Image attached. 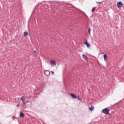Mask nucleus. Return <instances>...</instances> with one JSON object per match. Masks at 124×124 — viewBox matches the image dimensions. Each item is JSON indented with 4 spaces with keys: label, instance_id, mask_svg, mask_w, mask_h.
<instances>
[{
    "label": "nucleus",
    "instance_id": "obj_1",
    "mask_svg": "<svg viewBox=\"0 0 124 124\" xmlns=\"http://www.w3.org/2000/svg\"><path fill=\"white\" fill-rule=\"evenodd\" d=\"M102 112L104 114H106V115H109V114H110V109L108 108H106L103 109Z\"/></svg>",
    "mask_w": 124,
    "mask_h": 124
},
{
    "label": "nucleus",
    "instance_id": "obj_2",
    "mask_svg": "<svg viewBox=\"0 0 124 124\" xmlns=\"http://www.w3.org/2000/svg\"><path fill=\"white\" fill-rule=\"evenodd\" d=\"M117 6L118 8H122V7H123V2L122 1L118 2Z\"/></svg>",
    "mask_w": 124,
    "mask_h": 124
},
{
    "label": "nucleus",
    "instance_id": "obj_3",
    "mask_svg": "<svg viewBox=\"0 0 124 124\" xmlns=\"http://www.w3.org/2000/svg\"><path fill=\"white\" fill-rule=\"evenodd\" d=\"M44 74L46 76H49L50 75V71L49 70H46L45 71Z\"/></svg>",
    "mask_w": 124,
    "mask_h": 124
},
{
    "label": "nucleus",
    "instance_id": "obj_4",
    "mask_svg": "<svg viewBox=\"0 0 124 124\" xmlns=\"http://www.w3.org/2000/svg\"><path fill=\"white\" fill-rule=\"evenodd\" d=\"M50 64L51 66H54L56 65V61H50Z\"/></svg>",
    "mask_w": 124,
    "mask_h": 124
},
{
    "label": "nucleus",
    "instance_id": "obj_5",
    "mask_svg": "<svg viewBox=\"0 0 124 124\" xmlns=\"http://www.w3.org/2000/svg\"><path fill=\"white\" fill-rule=\"evenodd\" d=\"M86 42H84V44H85V45H86L87 47L88 48H90V47H91V45L90 44H89V43H88V42H87V40H86Z\"/></svg>",
    "mask_w": 124,
    "mask_h": 124
},
{
    "label": "nucleus",
    "instance_id": "obj_6",
    "mask_svg": "<svg viewBox=\"0 0 124 124\" xmlns=\"http://www.w3.org/2000/svg\"><path fill=\"white\" fill-rule=\"evenodd\" d=\"M104 61H105V62H106L107 61V60L108 59V56H107V54H105L104 55Z\"/></svg>",
    "mask_w": 124,
    "mask_h": 124
},
{
    "label": "nucleus",
    "instance_id": "obj_7",
    "mask_svg": "<svg viewBox=\"0 0 124 124\" xmlns=\"http://www.w3.org/2000/svg\"><path fill=\"white\" fill-rule=\"evenodd\" d=\"M70 95H71V96H72V98H76L77 97V96H76V95L72 93H71Z\"/></svg>",
    "mask_w": 124,
    "mask_h": 124
},
{
    "label": "nucleus",
    "instance_id": "obj_8",
    "mask_svg": "<svg viewBox=\"0 0 124 124\" xmlns=\"http://www.w3.org/2000/svg\"><path fill=\"white\" fill-rule=\"evenodd\" d=\"M83 59H84V60H86V61H88V57L85 55H82Z\"/></svg>",
    "mask_w": 124,
    "mask_h": 124
},
{
    "label": "nucleus",
    "instance_id": "obj_9",
    "mask_svg": "<svg viewBox=\"0 0 124 124\" xmlns=\"http://www.w3.org/2000/svg\"><path fill=\"white\" fill-rule=\"evenodd\" d=\"M94 109V107H93V106H91V108H89V109L90 110V111H93V109Z\"/></svg>",
    "mask_w": 124,
    "mask_h": 124
},
{
    "label": "nucleus",
    "instance_id": "obj_10",
    "mask_svg": "<svg viewBox=\"0 0 124 124\" xmlns=\"http://www.w3.org/2000/svg\"><path fill=\"white\" fill-rule=\"evenodd\" d=\"M24 116H25V115L24 114V113L21 112L20 114V118H23V117H24Z\"/></svg>",
    "mask_w": 124,
    "mask_h": 124
},
{
    "label": "nucleus",
    "instance_id": "obj_11",
    "mask_svg": "<svg viewBox=\"0 0 124 124\" xmlns=\"http://www.w3.org/2000/svg\"><path fill=\"white\" fill-rule=\"evenodd\" d=\"M28 34H29L28 32L25 31V32H24V36H28Z\"/></svg>",
    "mask_w": 124,
    "mask_h": 124
},
{
    "label": "nucleus",
    "instance_id": "obj_12",
    "mask_svg": "<svg viewBox=\"0 0 124 124\" xmlns=\"http://www.w3.org/2000/svg\"><path fill=\"white\" fill-rule=\"evenodd\" d=\"M25 99H26L25 98V96H22L21 97V101H24L25 100Z\"/></svg>",
    "mask_w": 124,
    "mask_h": 124
},
{
    "label": "nucleus",
    "instance_id": "obj_13",
    "mask_svg": "<svg viewBox=\"0 0 124 124\" xmlns=\"http://www.w3.org/2000/svg\"><path fill=\"white\" fill-rule=\"evenodd\" d=\"M91 28H89L88 29V33H89V35H91Z\"/></svg>",
    "mask_w": 124,
    "mask_h": 124
},
{
    "label": "nucleus",
    "instance_id": "obj_14",
    "mask_svg": "<svg viewBox=\"0 0 124 124\" xmlns=\"http://www.w3.org/2000/svg\"><path fill=\"white\" fill-rule=\"evenodd\" d=\"M33 52H34V55H35V56H36V57H37V52H36V51H35V50H34V51H33Z\"/></svg>",
    "mask_w": 124,
    "mask_h": 124
},
{
    "label": "nucleus",
    "instance_id": "obj_15",
    "mask_svg": "<svg viewBox=\"0 0 124 124\" xmlns=\"http://www.w3.org/2000/svg\"><path fill=\"white\" fill-rule=\"evenodd\" d=\"M95 10V7H93V9H92V12H94V11Z\"/></svg>",
    "mask_w": 124,
    "mask_h": 124
},
{
    "label": "nucleus",
    "instance_id": "obj_16",
    "mask_svg": "<svg viewBox=\"0 0 124 124\" xmlns=\"http://www.w3.org/2000/svg\"><path fill=\"white\" fill-rule=\"evenodd\" d=\"M102 2H96V3H99V4H101Z\"/></svg>",
    "mask_w": 124,
    "mask_h": 124
},
{
    "label": "nucleus",
    "instance_id": "obj_17",
    "mask_svg": "<svg viewBox=\"0 0 124 124\" xmlns=\"http://www.w3.org/2000/svg\"><path fill=\"white\" fill-rule=\"evenodd\" d=\"M78 99L79 100H81V98H80V96H78Z\"/></svg>",
    "mask_w": 124,
    "mask_h": 124
},
{
    "label": "nucleus",
    "instance_id": "obj_18",
    "mask_svg": "<svg viewBox=\"0 0 124 124\" xmlns=\"http://www.w3.org/2000/svg\"><path fill=\"white\" fill-rule=\"evenodd\" d=\"M79 52H83V50H79Z\"/></svg>",
    "mask_w": 124,
    "mask_h": 124
},
{
    "label": "nucleus",
    "instance_id": "obj_19",
    "mask_svg": "<svg viewBox=\"0 0 124 124\" xmlns=\"http://www.w3.org/2000/svg\"><path fill=\"white\" fill-rule=\"evenodd\" d=\"M51 72L52 74H54V71H51Z\"/></svg>",
    "mask_w": 124,
    "mask_h": 124
},
{
    "label": "nucleus",
    "instance_id": "obj_20",
    "mask_svg": "<svg viewBox=\"0 0 124 124\" xmlns=\"http://www.w3.org/2000/svg\"><path fill=\"white\" fill-rule=\"evenodd\" d=\"M16 106L18 107V106H20V105H17Z\"/></svg>",
    "mask_w": 124,
    "mask_h": 124
}]
</instances>
